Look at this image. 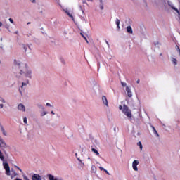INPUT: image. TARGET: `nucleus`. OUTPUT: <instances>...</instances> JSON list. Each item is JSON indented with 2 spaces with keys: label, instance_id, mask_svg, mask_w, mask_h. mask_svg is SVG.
<instances>
[{
  "label": "nucleus",
  "instance_id": "nucleus-26",
  "mask_svg": "<svg viewBox=\"0 0 180 180\" xmlns=\"http://www.w3.org/2000/svg\"><path fill=\"white\" fill-rule=\"evenodd\" d=\"M37 106H38L39 109H41V110H44V109H45L44 106H43V105H41V104H38Z\"/></svg>",
  "mask_w": 180,
  "mask_h": 180
},
{
  "label": "nucleus",
  "instance_id": "nucleus-16",
  "mask_svg": "<svg viewBox=\"0 0 180 180\" xmlns=\"http://www.w3.org/2000/svg\"><path fill=\"white\" fill-rule=\"evenodd\" d=\"M152 129L153 130V133L154 134H155V136L157 137H160V134H158V132L157 131V130L155 129V127H154V126H152Z\"/></svg>",
  "mask_w": 180,
  "mask_h": 180
},
{
  "label": "nucleus",
  "instance_id": "nucleus-7",
  "mask_svg": "<svg viewBox=\"0 0 180 180\" xmlns=\"http://www.w3.org/2000/svg\"><path fill=\"white\" fill-rule=\"evenodd\" d=\"M32 180H41V176L37 174H34L32 176Z\"/></svg>",
  "mask_w": 180,
  "mask_h": 180
},
{
  "label": "nucleus",
  "instance_id": "nucleus-36",
  "mask_svg": "<svg viewBox=\"0 0 180 180\" xmlns=\"http://www.w3.org/2000/svg\"><path fill=\"white\" fill-rule=\"evenodd\" d=\"M121 85H122V86H127V84H126V83L122 82H121Z\"/></svg>",
  "mask_w": 180,
  "mask_h": 180
},
{
  "label": "nucleus",
  "instance_id": "nucleus-11",
  "mask_svg": "<svg viewBox=\"0 0 180 180\" xmlns=\"http://www.w3.org/2000/svg\"><path fill=\"white\" fill-rule=\"evenodd\" d=\"M18 110H22V112H26V108L23 104H19L18 106Z\"/></svg>",
  "mask_w": 180,
  "mask_h": 180
},
{
  "label": "nucleus",
  "instance_id": "nucleus-57",
  "mask_svg": "<svg viewBox=\"0 0 180 180\" xmlns=\"http://www.w3.org/2000/svg\"><path fill=\"white\" fill-rule=\"evenodd\" d=\"M178 53H179V56H180V51H179Z\"/></svg>",
  "mask_w": 180,
  "mask_h": 180
},
{
  "label": "nucleus",
  "instance_id": "nucleus-15",
  "mask_svg": "<svg viewBox=\"0 0 180 180\" xmlns=\"http://www.w3.org/2000/svg\"><path fill=\"white\" fill-rule=\"evenodd\" d=\"M75 157H77V160L79 162H81V164H82V167H85V163H82V160H81L80 158H78V154H77V153H75Z\"/></svg>",
  "mask_w": 180,
  "mask_h": 180
},
{
  "label": "nucleus",
  "instance_id": "nucleus-35",
  "mask_svg": "<svg viewBox=\"0 0 180 180\" xmlns=\"http://www.w3.org/2000/svg\"><path fill=\"white\" fill-rule=\"evenodd\" d=\"M176 50L177 53L179 51H180V49H179V46L178 45L176 46Z\"/></svg>",
  "mask_w": 180,
  "mask_h": 180
},
{
  "label": "nucleus",
  "instance_id": "nucleus-63",
  "mask_svg": "<svg viewBox=\"0 0 180 180\" xmlns=\"http://www.w3.org/2000/svg\"><path fill=\"white\" fill-rule=\"evenodd\" d=\"M107 44H109V42L106 41Z\"/></svg>",
  "mask_w": 180,
  "mask_h": 180
},
{
  "label": "nucleus",
  "instance_id": "nucleus-38",
  "mask_svg": "<svg viewBox=\"0 0 180 180\" xmlns=\"http://www.w3.org/2000/svg\"><path fill=\"white\" fill-rule=\"evenodd\" d=\"M160 1L161 4H163V5H165V4H166L165 0H160Z\"/></svg>",
  "mask_w": 180,
  "mask_h": 180
},
{
  "label": "nucleus",
  "instance_id": "nucleus-29",
  "mask_svg": "<svg viewBox=\"0 0 180 180\" xmlns=\"http://www.w3.org/2000/svg\"><path fill=\"white\" fill-rule=\"evenodd\" d=\"M91 171H92L93 172H96V167L92 165V166H91Z\"/></svg>",
  "mask_w": 180,
  "mask_h": 180
},
{
  "label": "nucleus",
  "instance_id": "nucleus-40",
  "mask_svg": "<svg viewBox=\"0 0 180 180\" xmlns=\"http://www.w3.org/2000/svg\"><path fill=\"white\" fill-rule=\"evenodd\" d=\"M104 172H105V174H107V175H110V174L109 173V172H108V170L105 169Z\"/></svg>",
  "mask_w": 180,
  "mask_h": 180
},
{
  "label": "nucleus",
  "instance_id": "nucleus-19",
  "mask_svg": "<svg viewBox=\"0 0 180 180\" xmlns=\"http://www.w3.org/2000/svg\"><path fill=\"white\" fill-rule=\"evenodd\" d=\"M0 160H1L3 162L5 161V157L4 156V153L0 150Z\"/></svg>",
  "mask_w": 180,
  "mask_h": 180
},
{
  "label": "nucleus",
  "instance_id": "nucleus-20",
  "mask_svg": "<svg viewBox=\"0 0 180 180\" xmlns=\"http://www.w3.org/2000/svg\"><path fill=\"white\" fill-rule=\"evenodd\" d=\"M115 23H116V25H117V29H120V20H119V19H116V22H115Z\"/></svg>",
  "mask_w": 180,
  "mask_h": 180
},
{
  "label": "nucleus",
  "instance_id": "nucleus-17",
  "mask_svg": "<svg viewBox=\"0 0 180 180\" xmlns=\"http://www.w3.org/2000/svg\"><path fill=\"white\" fill-rule=\"evenodd\" d=\"M27 84H29V79H27L26 82H22V83L21 89H23V87L26 86V85H27Z\"/></svg>",
  "mask_w": 180,
  "mask_h": 180
},
{
  "label": "nucleus",
  "instance_id": "nucleus-52",
  "mask_svg": "<svg viewBox=\"0 0 180 180\" xmlns=\"http://www.w3.org/2000/svg\"><path fill=\"white\" fill-rule=\"evenodd\" d=\"M15 34H18L19 32L15 31Z\"/></svg>",
  "mask_w": 180,
  "mask_h": 180
},
{
  "label": "nucleus",
  "instance_id": "nucleus-4",
  "mask_svg": "<svg viewBox=\"0 0 180 180\" xmlns=\"http://www.w3.org/2000/svg\"><path fill=\"white\" fill-rule=\"evenodd\" d=\"M92 89H93L94 92H95V94H98L99 92L100 87L98 85L97 82H94V86L92 87Z\"/></svg>",
  "mask_w": 180,
  "mask_h": 180
},
{
  "label": "nucleus",
  "instance_id": "nucleus-3",
  "mask_svg": "<svg viewBox=\"0 0 180 180\" xmlns=\"http://www.w3.org/2000/svg\"><path fill=\"white\" fill-rule=\"evenodd\" d=\"M3 167H4V169H6V175H8L9 176L11 175V168L9 167V164H8V162H4Z\"/></svg>",
  "mask_w": 180,
  "mask_h": 180
},
{
  "label": "nucleus",
  "instance_id": "nucleus-46",
  "mask_svg": "<svg viewBox=\"0 0 180 180\" xmlns=\"http://www.w3.org/2000/svg\"><path fill=\"white\" fill-rule=\"evenodd\" d=\"M31 2H32V4H34V2H36V0H30Z\"/></svg>",
  "mask_w": 180,
  "mask_h": 180
},
{
  "label": "nucleus",
  "instance_id": "nucleus-44",
  "mask_svg": "<svg viewBox=\"0 0 180 180\" xmlns=\"http://www.w3.org/2000/svg\"><path fill=\"white\" fill-rule=\"evenodd\" d=\"M15 168H18L19 171H20V172H23L18 166H15Z\"/></svg>",
  "mask_w": 180,
  "mask_h": 180
},
{
  "label": "nucleus",
  "instance_id": "nucleus-60",
  "mask_svg": "<svg viewBox=\"0 0 180 180\" xmlns=\"http://www.w3.org/2000/svg\"><path fill=\"white\" fill-rule=\"evenodd\" d=\"M160 56H162V53H160Z\"/></svg>",
  "mask_w": 180,
  "mask_h": 180
},
{
  "label": "nucleus",
  "instance_id": "nucleus-53",
  "mask_svg": "<svg viewBox=\"0 0 180 180\" xmlns=\"http://www.w3.org/2000/svg\"><path fill=\"white\" fill-rule=\"evenodd\" d=\"M18 175V173H14V176H16Z\"/></svg>",
  "mask_w": 180,
  "mask_h": 180
},
{
  "label": "nucleus",
  "instance_id": "nucleus-27",
  "mask_svg": "<svg viewBox=\"0 0 180 180\" xmlns=\"http://www.w3.org/2000/svg\"><path fill=\"white\" fill-rule=\"evenodd\" d=\"M80 34L83 37V39H84V40H86V43H89V41H88V39H86V37H85V35H84V34L82 32H81Z\"/></svg>",
  "mask_w": 180,
  "mask_h": 180
},
{
  "label": "nucleus",
  "instance_id": "nucleus-37",
  "mask_svg": "<svg viewBox=\"0 0 180 180\" xmlns=\"http://www.w3.org/2000/svg\"><path fill=\"white\" fill-rule=\"evenodd\" d=\"M119 109L123 112V106H122V105H119Z\"/></svg>",
  "mask_w": 180,
  "mask_h": 180
},
{
  "label": "nucleus",
  "instance_id": "nucleus-61",
  "mask_svg": "<svg viewBox=\"0 0 180 180\" xmlns=\"http://www.w3.org/2000/svg\"><path fill=\"white\" fill-rule=\"evenodd\" d=\"M11 179H13V176H11Z\"/></svg>",
  "mask_w": 180,
  "mask_h": 180
},
{
  "label": "nucleus",
  "instance_id": "nucleus-25",
  "mask_svg": "<svg viewBox=\"0 0 180 180\" xmlns=\"http://www.w3.org/2000/svg\"><path fill=\"white\" fill-rule=\"evenodd\" d=\"M172 9H173V11H175V12H176L178 15H180L179 10H178V8H175L174 6H172Z\"/></svg>",
  "mask_w": 180,
  "mask_h": 180
},
{
  "label": "nucleus",
  "instance_id": "nucleus-6",
  "mask_svg": "<svg viewBox=\"0 0 180 180\" xmlns=\"http://www.w3.org/2000/svg\"><path fill=\"white\" fill-rule=\"evenodd\" d=\"M101 99H102L103 104L105 105L106 108H109V103H108V98H106V96H103Z\"/></svg>",
  "mask_w": 180,
  "mask_h": 180
},
{
  "label": "nucleus",
  "instance_id": "nucleus-45",
  "mask_svg": "<svg viewBox=\"0 0 180 180\" xmlns=\"http://www.w3.org/2000/svg\"><path fill=\"white\" fill-rule=\"evenodd\" d=\"M4 108V104H0V109H3Z\"/></svg>",
  "mask_w": 180,
  "mask_h": 180
},
{
  "label": "nucleus",
  "instance_id": "nucleus-43",
  "mask_svg": "<svg viewBox=\"0 0 180 180\" xmlns=\"http://www.w3.org/2000/svg\"><path fill=\"white\" fill-rule=\"evenodd\" d=\"M113 130H114L115 132H116V131H117V128H116V127H115L113 128Z\"/></svg>",
  "mask_w": 180,
  "mask_h": 180
},
{
  "label": "nucleus",
  "instance_id": "nucleus-8",
  "mask_svg": "<svg viewBox=\"0 0 180 180\" xmlns=\"http://www.w3.org/2000/svg\"><path fill=\"white\" fill-rule=\"evenodd\" d=\"M126 91L127 92V96L128 98H131L133 96V94H131V89H130V87L126 86Z\"/></svg>",
  "mask_w": 180,
  "mask_h": 180
},
{
  "label": "nucleus",
  "instance_id": "nucleus-10",
  "mask_svg": "<svg viewBox=\"0 0 180 180\" xmlns=\"http://www.w3.org/2000/svg\"><path fill=\"white\" fill-rule=\"evenodd\" d=\"M132 134L134 137H139L140 136V131H139V130L134 129L132 131Z\"/></svg>",
  "mask_w": 180,
  "mask_h": 180
},
{
  "label": "nucleus",
  "instance_id": "nucleus-33",
  "mask_svg": "<svg viewBox=\"0 0 180 180\" xmlns=\"http://www.w3.org/2000/svg\"><path fill=\"white\" fill-rule=\"evenodd\" d=\"M167 4L169 6H171V8H172V6H174V5H172V3H171L170 1H167Z\"/></svg>",
  "mask_w": 180,
  "mask_h": 180
},
{
  "label": "nucleus",
  "instance_id": "nucleus-64",
  "mask_svg": "<svg viewBox=\"0 0 180 180\" xmlns=\"http://www.w3.org/2000/svg\"><path fill=\"white\" fill-rule=\"evenodd\" d=\"M162 126H165V124H162Z\"/></svg>",
  "mask_w": 180,
  "mask_h": 180
},
{
  "label": "nucleus",
  "instance_id": "nucleus-12",
  "mask_svg": "<svg viewBox=\"0 0 180 180\" xmlns=\"http://www.w3.org/2000/svg\"><path fill=\"white\" fill-rule=\"evenodd\" d=\"M171 61L174 64V65H178V60H176V58H175L174 57H172L171 58Z\"/></svg>",
  "mask_w": 180,
  "mask_h": 180
},
{
  "label": "nucleus",
  "instance_id": "nucleus-21",
  "mask_svg": "<svg viewBox=\"0 0 180 180\" xmlns=\"http://www.w3.org/2000/svg\"><path fill=\"white\" fill-rule=\"evenodd\" d=\"M22 49L25 50V52L27 51V49H29V45L22 44Z\"/></svg>",
  "mask_w": 180,
  "mask_h": 180
},
{
  "label": "nucleus",
  "instance_id": "nucleus-14",
  "mask_svg": "<svg viewBox=\"0 0 180 180\" xmlns=\"http://www.w3.org/2000/svg\"><path fill=\"white\" fill-rule=\"evenodd\" d=\"M127 33L133 34V29L131 28V26L129 25L127 27Z\"/></svg>",
  "mask_w": 180,
  "mask_h": 180
},
{
  "label": "nucleus",
  "instance_id": "nucleus-39",
  "mask_svg": "<svg viewBox=\"0 0 180 180\" xmlns=\"http://www.w3.org/2000/svg\"><path fill=\"white\" fill-rule=\"evenodd\" d=\"M99 169L101 171H105V168L102 167H99Z\"/></svg>",
  "mask_w": 180,
  "mask_h": 180
},
{
  "label": "nucleus",
  "instance_id": "nucleus-13",
  "mask_svg": "<svg viewBox=\"0 0 180 180\" xmlns=\"http://www.w3.org/2000/svg\"><path fill=\"white\" fill-rule=\"evenodd\" d=\"M0 129H1V132L3 133V134L4 136H8V134L6 133V131H5V129H4V126L0 125Z\"/></svg>",
  "mask_w": 180,
  "mask_h": 180
},
{
  "label": "nucleus",
  "instance_id": "nucleus-62",
  "mask_svg": "<svg viewBox=\"0 0 180 180\" xmlns=\"http://www.w3.org/2000/svg\"><path fill=\"white\" fill-rule=\"evenodd\" d=\"M88 160H91V158L89 157V158H88Z\"/></svg>",
  "mask_w": 180,
  "mask_h": 180
},
{
  "label": "nucleus",
  "instance_id": "nucleus-9",
  "mask_svg": "<svg viewBox=\"0 0 180 180\" xmlns=\"http://www.w3.org/2000/svg\"><path fill=\"white\" fill-rule=\"evenodd\" d=\"M64 12L69 16V18H71V19L75 22L74 16H72V14L70 13V11L68 9H63Z\"/></svg>",
  "mask_w": 180,
  "mask_h": 180
},
{
  "label": "nucleus",
  "instance_id": "nucleus-30",
  "mask_svg": "<svg viewBox=\"0 0 180 180\" xmlns=\"http://www.w3.org/2000/svg\"><path fill=\"white\" fill-rule=\"evenodd\" d=\"M47 111H44V110H43V112L41 113V116L43 117V116H46V115H47Z\"/></svg>",
  "mask_w": 180,
  "mask_h": 180
},
{
  "label": "nucleus",
  "instance_id": "nucleus-41",
  "mask_svg": "<svg viewBox=\"0 0 180 180\" xmlns=\"http://www.w3.org/2000/svg\"><path fill=\"white\" fill-rule=\"evenodd\" d=\"M9 22H11V23H14L13 19L12 18H9Z\"/></svg>",
  "mask_w": 180,
  "mask_h": 180
},
{
  "label": "nucleus",
  "instance_id": "nucleus-32",
  "mask_svg": "<svg viewBox=\"0 0 180 180\" xmlns=\"http://www.w3.org/2000/svg\"><path fill=\"white\" fill-rule=\"evenodd\" d=\"M23 122H24V123H25V124H27V118L26 117H25L23 118Z\"/></svg>",
  "mask_w": 180,
  "mask_h": 180
},
{
  "label": "nucleus",
  "instance_id": "nucleus-55",
  "mask_svg": "<svg viewBox=\"0 0 180 180\" xmlns=\"http://www.w3.org/2000/svg\"><path fill=\"white\" fill-rule=\"evenodd\" d=\"M64 34H67V31H64Z\"/></svg>",
  "mask_w": 180,
  "mask_h": 180
},
{
  "label": "nucleus",
  "instance_id": "nucleus-2",
  "mask_svg": "<svg viewBox=\"0 0 180 180\" xmlns=\"http://www.w3.org/2000/svg\"><path fill=\"white\" fill-rule=\"evenodd\" d=\"M122 113L127 116L128 119H131L132 115H131V110L129 108V106L126 105V104L123 105V109H122Z\"/></svg>",
  "mask_w": 180,
  "mask_h": 180
},
{
  "label": "nucleus",
  "instance_id": "nucleus-1",
  "mask_svg": "<svg viewBox=\"0 0 180 180\" xmlns=\"http://www.w3.org/2000/svg\"><path fill=\"white\" fill-rule=\"evenodd\" d=\"M14 63L15 65L20 68V72L16 75V77L19 79L22 78V75H24L25 78H29V79H32V70L27 68V65H22L20 62L14 60Z\"/></svg>",
  "mask_w": 180,
  "mask_h": 180
},
{
  "label": "nucleus",
  "instance_id": "nucleus-5",
  "mask_svg": "<svg viewBox=\"0 0 180 180\" xmlns=\"http://www.w3.org/2000/svg\"><path fill=\"white\" fill-rule=\"evenodd\" d=\"M139 160H134L132 162V168L134 171H139V168L137 167V165H139Z\"/></svg>",
  "mask_w": 180,
  "mask_h": 180
},
{
  "label": "nucleus",
  "instance_id": "nucleus-56",
  "mask_svg": "<svg viewBox=\"0 0 180 180\" xmlns=\"http://www.w3.org/2000/svg\"><path fill=\"white\" fill-rule=\"evenodd\" d=\"M27 25H30V22H28L27 23Z\"/></svg>",
  "mask_w": 180,
  "mask_h": 180
},
{
  "label": "nucleus",
  "instance_id": "nucleus-59",
  "mask_svg": "<svg viewBox=\"0 0 180 180\" xmlns=\"http://www.w3.org/2000/svg\"><path fill=\"white\" fill-rule=\"evenodd\" d=\"M6 29H8V31H9V27H6Z\"/></svg>",
  "mask_w": 180,
  "mask_h": 180
},
{
  "label": "nucleus",
  "instance_id": "nucleus-18",
  "mask_svg": "<svg viewBox=\"0 0 180 180\" xmlns=\"http://www.w3.org/2000/svg\"><path fill=\"white\" fill-rule=\"evenodd\" d=\"M0 147H1L2 148H6V147H8V145H6V143H5V141H1V146Z\"/></svg>",
  "mask_w": 180,
  "mask_h": 180
},
{
  "label": "nucleus",
  "instance_id": "nucleus-28",
  "mask_svg": "<svg viewBox=\"0 0 180 180\" xmlns=\"http://www.w3.org/2000/svg\"><path fill=\"white\" fill-rule=\"evenodd\" d=\"M154 44L156 49H159L160 46H161V44H160V42H156Z\"/></svg>",
  "mask_w": 180,
  "mask_h": 180
},
{
  "label": "nucleus",
  "instance_id": "nucleus-31",
  "mask_svg": "<svg viewBox=\"0 0 180 180\" xmlns=\"http://www.w3.org/2000/svg\"><path fill=\"white\" fill-rule=\"evenodd\" d=\"M0 101L2 102V103H6V101H5V99H4L2 97H0Z\"/></svg>",
  "mask_w": 180,
  "mask_h": 180
},
{
  "label": "nucleus",
  "instance_id": "nucleus-22",
  "mask_svg": "<svg viewBox=\"0 0 180 180\" xmlns=\"http://www.w3.org/2000/svg\"><path fill=\"white\" fill-rule=\"evenodd\" d=\"M99 6H100V9L101 11H103V2L102 1V0H100V5H99Z\"/></svg>",
  "mask_w": 180,
  "mask_h": 180
},
{
  "label": "nucleus",
  "instance_id": "nucleus-24",
  "mask_svg": "<svg viewBox=\"0 0 180 180\" xmlns=\"http://www.w3.org/2000/svg\"><path fill=\"white\" fill-rule=\"evenodd\" d=\"M137 146L139 147L141 151L143 150V144H141V142L139 141L137 143Z\"/></svg>",
  "mask_w": 180,
  "mask_h": 180
},
{
  "label": "nucleus",
  "instance_id": "nucleus-42",
  "mask_svg": "<svg viewBox=\"0 0 180 180\" xmlns=\"http://www.w3.org/2000/svg\"><path fill=\"white\" fill-rule=\"evenodd\" d=\"M143 2H144V4H145V5H146V8L148 6V5L147 4V1H146L145 0H143Z\"/></svg>",
  "mask_w": 180,
  "mask_h": 180
},
{
  "label": "nucleus",
  "instance_id": "nucleus-49",
  "mask_svg": "<svg viewBox=\"0 0 180 180\" xmlns=\"http://www.w3.org/2000/svg\"><path fill=\"white\" fill-rule=\"evenodd\" d=\"M136 84H140V79H138V80L136 81Z\"/></svg>",
  "mask_w": 180,
  "mask_h": 180
},
{
  "label": "nucleus",
  "instance_id": "nucleus-34",
  "mask_svg": "<svg viewBox=\"0 0 180 180\" xmlns=\"http://www.w3.org/2000/svg\"><path fill=\"white\" fill-rule=\"evenodd\" d=\"M79 8L80 11H82V12L84 15V13H85L84 12V10L82 9V6H79Z\"/></svg>",
  "mask_w": 180,
  "mask_h": 180
},
{
  "label": "nucleus",
  "instance_id": "nucleus-47",
  "mask_svg": "<svg viewBox=\"0 0 180 180\" xmlns=\"http://www.w3.org/2000/svg\"><path fill=\"white\" fill-rule=\"evenodd\" d=\"M46 106H51V104H50L49 103H47Z\"/></svg>",
  "mask_w": 180,
  "mask_h": 180
},
{
  "label": "nucleus",
  "instance_id": "nucleus-50",
  "mask_svg": "<svg viewBox=\"0 0 180 180\" xmlns=\"http://www.w3.org/2000/svg\"><path fill=\"white\" fill-rule=\"evenodd\" d=\"M83 4H86V5H88V4H86V1L85 0L83 1Z\"/></svg>",
  "mask_w": 180,
  "mask_h": 180
},
{
  "label": "nucleus",
  "instance_id": "nucleus-48",
  "mask_svg": "<svg viewBox=\"0 0 180 180\" xmlns=\"http://www.w3.org/2000/svg\"><path fill=\"white\" fill-rule=\"evenodd\" d=\"M51 115H56V113H54V111H51Z\"/></svg>",
  "mask_w": 180,
  "mask_h": 180
},
{
  "label": "nucleus",
  "instance_id": "nucleus-51",
  "mask_svg": "<svg viewBox=\"0 0 180 180\" xmlns=\"http://www.w3.org/2000/svg\"><path fill=\"white\" fill-rule=\"evenodd\" d=\"M3 153H4V154H6V150H3Z\"/></svg>",
  "mask_w": 180,
  "mask_h": 180
},
{
  "label": "nucleus",
  "instance_id": "nucleus-54",
  "mask_svg": "<svg viewBox=\"0 0 180 180\" xmlns=\"http://www.w3.org/2000/svg\"><path fill=\"white\" fill-rule=\"evenodd\" d=\"M2 26V22H0V27Z\"/></svg>",
  "mask_w": 180,
  "mask_h": 180
},
{
  "label": "nucleus",
  "instance_id": "nucleus-58",
  "mask_svg": "<svg viewBox=\"0 0 180 180\" xmlns=\"http://www.w3.org/2000/svg\"><path fill=\"white\" fill-rule=\"evenodd\" d=\"M87 1H89V2H92V0H87Z\"/></svg>",
  "mask_w": 180,
  "mask_h": 180
},
{
  "label": "nucleus",
  "instance_id": "nucleus-23",
  "mask_svg": "<svg viewBox=\"0 0 180 180\" xmlns=\"http://www.w3.org/2000/svg\"><path fill=\"white\" fill-rule=\"evenodd\" d=\"M91 151L93 153H94V154H96V155H99V152H98V150L95 148H91Z\"/></svg>",
  "mask_w": 180,
  "mask_h": 180
}]
</instances>
